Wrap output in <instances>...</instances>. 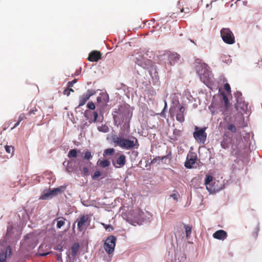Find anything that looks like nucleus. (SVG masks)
Segmentation results:
<instances>
[{"mask_svg": "<svg viewBox=\"0 0 262 262\" xmlns=\"http://www.w3.org/2000/svg\"><path fill=\"white\" fill-rule=\"evenodd\" d=\"M101 100V97H97V101L98 102H100Z\"/></svg>", "mask_w": 262, "mask_h": 262, "instance_id": "51", "label": "nucleus"}, {"mask_svg": "<svg viewBox=\"0 0 262 262\" xmlns=\"http://www.w3.org/2000/svg\"><path fill=\"white\" fill-rule=\"evenodd\" d=\"M69 91H70V92H74V90L71 88H69Z\"/></svg>", "mask_w": 262, "mask_h": 262, "instance_id": "52", "label": "nucleus"}, {"mask_svg": "<svg viewBox=\"0 0 262 262\" xmlns=\"http://www.w3.org/2000/svg\"><path fill=\"white\" fill-rule=\"evenodd\" d=\"M181 133L182 131L180 129H173L172 135L170 137V139L174 141H177L178 138L181 136Z\"/></svg>", "mask_w": 262, "mask_h": 262, "instance_id": "22", "label": "nucleus"}, {"mask_svg": "<svg viewBox=\"0 0 262 262\" xmlns=\"http://www.w3.org/2000/svg\"><path fill=\"white\" fill-rule=\"evenodd\" d=\"M89 216L88 215H82L78 217L76 222H77V229L78 231H82L83 229V226L89 220Z\"/></svg>", "mask_w": 262, "mask_h": 262, "instance_id": "12", "label": "nucleus"}, {"mask_svg": "<svg viewBox=\"0 0 262 262\" xmlns=\"http://www.w3.org/2000/svg\"><path fill=\"white\" fill-rule=\"evenodd\" d=\"M222 96H223V100L225 103V108H226V110H227L229 106L230 103H229L228 98L225 94L222 93Z\"/></svg>", "mask_w": 262, "mask_h": 262, "instance_id": "30", "label": "nucleus"}, {"mask_svg": "<svg viewBox=\"0 0 262 262\" xmlns=\"http://www.w3.org/2000/svg\"><path fill=\"white\" fill-rule=\"evenodd\" d=\"M87 107L89 109L94 110L95 108V105L93 102H89L87 104Z\"/></svg>", "mask_w": 262, "mask_h": 262, "instance_id": "36", "label": "nucleus"}, {"mask_svg": "<svg viewBox=\"0 0 262 262\" xmlns=\"http://www.w3.org/2000/svg\"><path fill=\"white\" fill-rule=\"evenodd\" d=\"M206 127L199 128L198 126L194 127V132L193 136L195 140L199 143L204 144L207 139V133L205 132Z\"/></svg>", "mask_w": 262, "mask_h": 262, "instance_id": "6", "label": "nucleus"}, {"mask_svg": "<svg viewBox=\"0 0 262 262\" xmlns=\"http://www.w3.org/2000/svg\"><path fill=\"white\" fill-rule=\"evenodd\" d=\"M20 123V122L19 120H18V121L15 124L14 126L11 128V129H13L14 128L16 127Z\"/></svg>", "mask_w": 262, "mask_h": 262, "instance_id": "49", "label": "nucleus"}, {"mask_svg": "<svg viewBox=\"0 0 262 262\" xmlns=\"http://www.w3.org/2000/svg\"><path fill=\"white\" fill-rule=\"evenodd\" d=\"M113 117L114 124L118 127L126 121L130 120L132 114L127 107L125 105H121L113 113Z\"/></svg>", "mask_w": 262, "mask_h": 262, "instance_id": "1", "label": "nucleus"}, {"mask_svg": "<svg viewBox=\"0 0 262 262\" xmlns=\"http://www.w3.org/2000/svg\"><path fill=\"white\" fill-rule=\"evenodd\" d=\"M178 196H179V194H178V193H173L170 195V197L172 198L173 200H174L177 202L178 201Z\"/></svg>", "mask_w": 262, "mask_h": 262, "instance_id": "44", "label": "nucleus"}, {"mask_svg": "<svg viewBox=\"0 0 262 262\" xmlns=\"http://www.w3.org/2000/svg\"><path fill=\"white\" fill-rule=\"evenodd\" d=\"M101 56L102 54L100 52L94 50L90 53L88 59L92 62L97 61L101 58Z\"/></svg>", "mask_w": 262, "mask_h": 262, "instance_id": "14", "label": "nucleus"}, {"mask_svg": "<svg viewBox=\"0 0 262 262\" xmlns=\"http://www.w3.org/2000/svg\"><path fill=\"white\" fill-rule=\"evenodd\" d=\"M195 70L203 82L205 84L209 82L211 79V72L206 63H203L196 66Z\"/></svg>", "mask_w": 262, "mask_h": 262, "instance_id": "3", "label": "nucleus"}, {"mask_svg": "<svg viewBox=\"0 0 262 262\" xmlns=\"http://www.w3.org/2000/svg\"><path fill=\"white\" fill-rule=\"evenodd\" d=\"M169 17H171L172 18H176L177 15L176 14V13H172L169 16Z\"/></svg>", "mask_w": 262, "mask_h": 262, "instance_id": "50", "label": "nucleus"}, {"mask_svg": "<svg viewBox=\"0 0 262 262\" xmlns=\"http://www.w3.org/2000/svg\"><path fill=\"white\" fill-rule=\"evenodd\" d=\"M115 152V149L114 148H107L104 151L103 156H112Z\"/></svg>", "mask_w": 262, "mask_h": 262, "instance_id": "29", "label": "nucleus"}, {"mask_svg": "<svg viewBox=\"0 0 262 262\" xmlns=\"http://www.w3.org/2000/svg\"><path fill=\"white\" fill-rule=\"evenodd\" d=\"M102 225H103V226L104 227V228L106 230H108V231H110L111 229V230H113V227L111 226V225H106V224H105L104 223L102 224Z\"/></svg>", "mask_w": 262, "mask_h": 262, "instance_id": "40", "label": "nucleus"}, {"mask_svg": "<svg viewBox=\"0 0 262 262\" xmlns=\"http://www.w3.org/2000/svg\"><path fill=\"white\" fill-rule=\"evenodd\" d=\"M116 238L114 235L108 236L104 242V248L109 254L113 253L116 246Z\"/></svg>", "mask_w": 262, "mask_h": 262, "instance_id": "7", "label": "nucleus"}, {"mask_svg": "<svg viewBox=\"0 0 262 262\" xmlns=\"http://www.w3.org/2000/svg\"><path fill=\"white\" fill-rule=\"evenodd\" d=\"M227 128L232 133H235L236 132V130H237L236 127L235 126V125H234L232 123H229V124H228L227 126Z\"/></svg>", "mask_w": 262, "mask_h": 262, "instance_id": "28", "label": "nucleus"}, {"mask_svg": "<svg viewBox=\"0 0 262 262\" xmlns=\"http://www.w3.org/2000/svg\"><path fill=\"white\" fill-rule=\"evenodd\" d=\"M213 237L215 239L223 241L227 238V233L223 230H219L213 234Z\"/></svg>", "mask_w": 262, "mask_h": 262, "instance_id": "17", "label": "nucleus"}, {"mask_svg": "<svg viewBox=\"0 0 262 262\" xmlns=\"http://www.w3.org/2000/svg\"><path fill=\"white\" fill-rule=\"evenodd\" d=\"M82 172L85 174L88 172V169L86 167H83L82 170Z\"/></svg>", "mask_w": 262, "mask_h": 262, "instance_id": "48", "label": "nucleus"}, {"mask_svg": "<svg viewBox=\"0 0 262 262\" xmlns=\"http://www.w3.org/2000/svg\"><path fill=\"white\" fill-rule=\"evenodd\" d=\"M197 160L196 154L194 152H189L187 155L185 166L187 168H191Z\"/></svg>", "mask_w": 262, "mask_h": 262, "instance_id": "9", "label": "nucleus"}, {"mask_svg": "<svg viewBox=\"0 0 262 262\" xmlns=\"http://www.w3.org/2000/svg\"><path fill=\"white\" fill-rule=\"evenodd\" d=\"M6 252H2L0 253V262H6Z\"/></svg>", "mask_w": 262, "mask_h": 262, "instance_id": "34", "label": "nucleus"}, {"mask_svg": "<svg viewBox=\"0 0 262 262\" xmlns=\"http://www.w3.org/2000/svg\"><path fill=\"white\" fill-rule=\"evenodd\" d=\"M101 175V172L99 171H96L95 172L94 175L93 176V179H96L99 178Z\"/></svg>", "mask_w": 262, "mask_h": 262, "instance_id": "37", "label": "nucleus"}, {"mask_svg": "<svg viewBox=\"0 0 262 262\" xmlns=\"http://www.w3.org/2000/svg\"><path fill=\"white\" fill-rule=\"evenodd\" d=\"M232 148L233 149H235V148H234V146H233V145H232Z\"/></svg>", "mask_w": 262, "mask_h": 262, "instance_id": "55", "label": "nucleus"}, {"mask_svg": "<svg viewBox=\"0 0 262 262\" xmlns=\"http://www.w3.org/2000/svg\"><path fill=\"white\" fill-rule=\"evenodd\" d=\"M61 192V188H57L56 189H54L52 190H51L50 191L40 196V199L42 200H46L48 199L49 198L52 197L53 195H56L57 193H60Z\"/></svg>", "mask_w": 262, "mask_h": 262, "instance_id": "18", "label": "nucleus"}, {"mask_svg": "<svg viewBox=\"0 0 262 262\" xmlns=\"http://www.w3.org/2000/svg\"><path fill=\"white\" fill-rule=\"evenodd\" d=\"M95 92L93 90H89L87 91L86 93L83 94L79 98V103L78 105V107H80L86 102V101L89 99L91 96L95 94Z\"/></svg>", "mask_w": 262, "mask_h": 262, "instance_id": "10", "label": "nucleus"}, {"mask_svg": "<svg viewBox=\"0 0 262 262\" xmlns=\"http://www.w3.org/2000/svg\"><path fill=\"white\" fill-rule=\"evenodd\" d=\"M72 163V161H68L67 163V165H66V170L68 172H71L74 170Z\"/></svg>", "mask_w": 262, "mask_h": 262, "instance_id": "31", "label": "nucleus"}, {"mask_svg": "<svg viewBox=\"0 0 262 262\" xmlns=\"http://www.w3.org/2000/svg\"><path fill=\"white\" fill-rule=\"evenodd\" d=\"M26 119V117L25 114L24 113H22L19 115L18 120H19L20 122H21Z\"/></svg>", "mask_w": 262, "mask_h": 262, "instance_id": "43", "label": "nucleus"}, {"mask_svg": "<svg viewBox=\"0 0 262 262\" xmlns=\"http://www.w3.org/2000/svg\"><path fill=\"white\" fill-rule=\"evenodd\" d=\"M63 93L64 95H67V96H69L70 94L69 88L67 87V88L64 90Z\"/></svg>", "mask_w": 262, "mask_h": 262, "instance_id": "45", "label": "nucleus"}, {"mask_svg": "<svg viewBox=\"0 0 262 262\" xmlns=\"http://www.w3.org/2000/svg\"><path fill=\"white\" fill-rule=\"evenodd\" d=\"M57 220H58L57 223V228H61V227L64 225L65 221L66 220L64 217H58Z\"/></svg>", "mask_w": 262, "mask_h": 262, "instance_id": "25", "label": "nucleus"}, {"mask_svg": "<svg viewBox=\"0 0 262 262\" xmlns=\"http://www.w3.org/2000/svg\"><path fill=\"white\" fill-rule=\"evenodd\" d=\"M41 246H40L39 248V253H38L39 256H45L50 253V252L41 253V252H40L41 251Z\"/></svg>", "mask_w": 262, "mask_h": 262, "instance_id": "42", "label": "nucleus"}, {"mask_svg": "<svg viewBox=\"0 0 262 262\" xmlns=\"http://www.w3.org/2000/svg\"><path fill=\"white\" fill-rule=\"evenodd\" d=\"M4 252H6V253L7 252H9V254L10 255L11 254V252H12V249H11V247L10 246H8L7 247V250L6 251H4Z\"/></svg>", "mask_w": 262, "mask_h": 262, "instance_id": "47", "label": "nucleus"}, {"mask_svg": "<svg viewBox=\"0 0 262 262\" xmlns=\"http://www.w3.org/2000/svg\"><path fill=\"white\" fill-rule=\"evenodd\" d=\"M79 245L78 243H75L71 248V255L73 258H75L79 251Z\"/></svg>", "mask_w": 262, "mask_h": 262, "instance_id": "23", "label": "nucleus"}, {"mask_svg": "<svg viewBox=\"0 0 262 262\" xmlns=\"http://www.w3.org/2000/svg\"><path fill=\"white\" fill-rule=\"evenodd\" d=\"M224 89L227 91V93H229L231 92V88L229 84L226 83L224 85Z\"/></svg>", "mask_w": 262, "mask_h": 262, "instance_id": "38", "label": "nucleus"}, {"mask_svg": "<svg viewBox=\"0 0 262 262\" xmlns=\"http://www.w3.org/2000/svg\"><path fill=\"white\" fill-rule=\"evenodd\" d=\"M77 79H74V80H73L72 81H69L68 83V88H71L73 86V85L76 83L77 82Z\"/></svg>", "mask_w": 262, "mask_h": 262, "instance_id": "39", "label": "nucleus"}, {"mask_svg": "<svg viewBox=\"0 0 262 262\" xmlns=\"http://www.w3.org/2000/svg\"><path fill=\"white\" fill-rule=\"evenodd\" d=\"M5 148L6 151L7 153H9V154L11 153L12 155L13 154V153H14V147L13 146H9V145H6L5 147Z\"/></svg>", "mask_w": 262, "mask_h": 262, "instance_id": "33", "label": "nucleus"}, {"mask_svg": "<svg viewBox=\"0 0 262 262\" xmlns=\"http://www.w3.org/2000/svg\"><path fill=\"white\" fill-rule=\"evenodd\" d=\"M185 111V108L184 106H182L180 107L179 111L177 112L176 115V119L179 122L182 123L185 120V118L184 116V112Z\"/></svg>", "mask_w": 262, "mask_h": 262, "instance_id": "20", "label": "nucleus"}, {"mask_svg": "<svg viewBox=\"0 0 262 262\" xmlns=\"http://www.w3.org/2000/svg\"><path fill=\"white\" fill-rule=\"evenodd\" d=\"M97 164L102 168H105L110 165L111 162L108 160H98Z\"/></svg>", "mask_w": 262, "mask_h": 262, "instance_id": "24", "label": "nucleus"}, {"mask_svg": "<svg viewBox=\"0 0 262 262\" xmlns=\"http://www.w3.org/2000/svg\"><path fill=\"white\" fill-rule=\"evenodd\" d=\"M182 259L183 260H185V257H182Z\"/></svg>", "mask_w": 262, "mask_h": 262, "instance_id": "54", "label": "nucleus"}, {"mask_svg": "<svg viewBox=\"0 0 262 262\" xmlns=\"http://www.w3.org/2000/svg\"><path fill=\"white\" fill-rule=\"evenodd\" d=\"M18 231L16 228H14L12 224L9 223L8 226L7 227V230L6 236L7 238H16Z\"/></svg>", "mask_w": 262, "mask_h": 262, "instance_id": "11", "label": "nucleus"}, {"mask_svg": "<svg viewBox=\"0 0 262 262\" xmlns=\"http://www.w3.org/2000/svg\"><path fill=\"white\" fill-rule=\"evenodd\" d=\"M181 12H184L186 14H189L190 12V10L189 8H182L180 10Z\"/></svg>", "mask_w": 262, "mask_h": 262, "instance_id": "41", "label": "nucleus"}, {"mask_svg": "<svg viewBox=\"0 0 262 262\" xmlns=\"http://www.w3.org/2000/svg\"><path fill=\"white\" fill-rule=\"evenodd\" d=\"M98 130L99 132H101L106 133H108L109 132L110 129H109L108 126L107 125L104 124V125H102L100 126H98Z\"/></svg>", "mask_w": 262, "mask_h": 262, "instance_id": "26", "label": "nucleus"}, {"mask_svg": "<svg viewBox=\"0 0 262 262\" xmlns=\"http://www.w3.org/2000/svg\"><path fill=\"white\" fill-rule=\"evenodd\" d=\"M65 163H66V162H64L63 163V165H65Z\"/></svg>", "mask_w": 262, "mask_h": 262, "instance_id": "57", "label": "nucleus"}, {"mask_svg": "<svg viewBox=\"0 0 262 262\" xmlns=\"http://www.w3.org/2000/svg\"><path fill=\"white\" fill-rule=\"evenodd\" d=\"M184 228L185 229L186 236L188 237L191 233V227L185 224Z\"/></svg>", "mask_w": 262, "mask_h": 262, "instance_id": "32", "label": "nucleus"}, {"mask_svg": "<svg viewBox=\"0 0 262 262\" xmlns=\"http://www.w3.org/2000/svg\"><path fill=\"white\" fill-rule=\"evenodd\" d=\"M28 115L29 116L37 115L38 116H40L41 115H43V112L40 107L35 105L30 109L28 113Z\"/></svg>", "mask_w": 262, "mask_h": 262, "instance_id": "19", "label": "nucleus"}, {"mask_svg": "<svg viewBox=\"0 0 262 262\" xmlns=\"http://www.w3.org/2000/svg\"><path fill=\"white\" fill-rule=\"evenodd\" d=\"M122 136H115L113 139L114 143L123 149H130L135 147L137 148L139 145L137 139L134 137L132 139H127L122 138Z\"/></svg>", "mask_w": 262, "mask_h": 262, "instance_id": "2", "label": "nucleus"}, {"mask_svg": "<svg viewBox=\"0 0 262 262\" xmlns=\"http://www.w3.org/2000/svg\"><path fill=\"white\" fill-rule=\"evenodd\" d=\"M133 61L144 69H148L153 65L152 61L144 57L142 53H137L133 58Z\"/></svg>", "mask_w": 262, "mask_h": 262, "instance_id": "5", "label": "nucleus"}, {"mask_svg": "<svg viewBox=\"0 0 262 262\" xmlns=\"http://www.w3.org/2000/svg\"><path fill=\"white\" fill-rule=\"evenodd\" d=\"M126 163V157L124 155H121L117 158L115 162L112 161L113 166L116 168H119L123 166Z\"/></svg>", "mask_w": 262, "mask_h": 262, "instance_id": "15", "label": "nucleus"}, {"mask_svg": "<svg viewBox=\"0 0 262 262\" xmlns=\"http://www.w3.org/2000/svg\"><path fill=\"white\" fill-rule=\"evenodd\" d=\"M84 158L86 160H90V159H92V155L91 153L89 151H86L84 153Z\"/></svg>", "mask_w": 262, "mask_h": 262, "instance_id": "35", "label": "nucleus"}, {"mask_svg": "<svg viewBox=\"0 0 262 262\" xmlns=\"http://www.w3.org/2000/svg\"><path fill=\"white\" fill-rule=\"evenodd\" d=\"M221 35L223 41L228 44H233L235 42L234 36L228 28H223L221 30Z\"/></svg>", "mask_w": 262, "mask_h": 262, "instance_id": "8", "label": "nucleus"}, {"mask_svg": "<svg viewBox=\"0 0 262 262\" xmlns=\"http://www.w3.org/2000/svg\"><path fill=\"white\" fill-rule=\"evenodd\" d=\"M86 115L85 116L89 119H92V121H90V122H95L97 121L98 118V113L96 112H91L89 111L85 112Z\"/></svg>", "mask_w": 262, "mask_h": 262, "instance_id": "21", "label": "nucleus"}, {"mask_svg": "<svg viewBox=\"0 0 262 262\" xmlns=\"http://www.w3.org/2000/svg\"><path fill=\"white\" fill-rule=\"evenodd\" d=\"M25 238H28V236H25Z\"/></svg>", "mask_w": 262, "mask_h": 262, "instance_id": "56", "label": "nucleus"}, {"mask_svg": "<svg viewBox=\"0 0 262 262\" xmlns=\"http://www.w3.org/2000/svg\"><path fill=\"white\" fill-rule=\"evenodd\" d=\"M166 156H163V157H162L161 158V160H163L164 159L166 158Z\"/></svg>", "mask_w": 262, "mask_h": 262, "instance_id": "53", "label": "nucleus"}, {"mask_svg": "<svg viewBox=\"0 0 262 262\" xmlns=\"http://www.w3.org/2000/svg\"><path fill=\"white\" fill-rule=\"evenodd\" d=\"M221 146L224 149H226L228 147V145L226 144V143L225 141H223L222 142Z\"/></svg>", "mask_w": 262, "mask_h": 262, "instance_id": "46", "label": "nucleus"}, {"mask_svg": "<svg viewBox=\"0 0 262 262\" xmlns=\"http://www.w3.org/2000/svg\"><path fill=\"white\" fill-rule=\"evenodd\" d=\"M168 60V63L172 66L176 63L180 58V55L177 53H168L166 55Z\"/></svg>", "mask_w": 262, "mask_h": 262, "instance_id": "16", "label": "nucleus"}, {"mask_svg": "<svg viewBox=\"0 0 262 262\" xmlns=\"http://www.w3.org/2000/svg\"><path fill=\"white\" fill-rule=\"evenodd\" d=\"M213 178L211 175L206 176L205 180V185L206 189L210 193H215L219 192L222 189L221 185H219V181H214L213 182Z\"/></svg>", "mask_w": 262, "mask_h": 262, "instance_id": "4", "label": "nucleus"}, {"mask_svg": "<svg viewBox=\"0 0 262 262\" xmlns=\"http://www.w3.org/2000/svg\"><path fill=\"white\" fill-rule=\"evenodd\" d=\"M69 158H76L77 156V150L76 149L70 150L68 154Z\"/></svg>", "mask_w": 262, "mask_h": 262, "instance_id": "27", "label": "nucleus"}, {"mask_svg": "<svg viewBox=\"0 0 262 262\" xmlns=\"http://www.w3.org/2000/svg\"><path fill=\"white\" fill-rule=\"evenodd\" d=\"M130 120L126 121L125 122H123L121 126L120 130L119 132V137L126 136L130 131Z\"/></svg>", "mask_w": 262, "mask_h": 262, "instance_id": "13", "label": "nucleus"}]
</instances>
